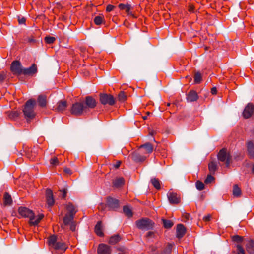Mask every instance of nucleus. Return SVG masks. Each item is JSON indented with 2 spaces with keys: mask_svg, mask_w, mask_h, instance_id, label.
<instances>
[{
  "mask_svg": "<svg viewBox=\"0 0 254 254\" xmlns=\"http://www.w3.org/2000/svg\"><path fill=\"white\" fill-rule=\"evenodd\" d=\"M48 245L55 250L64 252L68 249V245L64 242L57 241V236L53 235L48 238Z\"/></svg>",
  "mask_w": 254,
  "mask_h": 254,
  "instance_id": "1",
  "label": "nucleus"
},
{
  "mask_svg": "<svg viewBox=\"0 0 254 254\" xmlns=\"http://www.w3.org/2000/svg\"><path fill=\"white\" fill-rule=\"evenodd\" d=\"M35 104L36 101L34 99H30L25 103L23 112L27 120L32 119L35 117L36 114L34 108Z\"/></svg>",
  "mask_w": 254,
  "mask_h": 254,
  "instance_id": "2",
  "label": "nucleus"
},
{
  "mask_svg": "<svg viewBox=\"0 0 254 254\" xmlns=\"http://www.w3.org/2000/svg\"><path fill=\"white\" fill-rule=\"evenodd\" d=\"M70 113L72 115L76 116H80L86 113L84 103L77 102L73 104L70 109Z\"/></svg>",
  "mask_w": 254,
  "mask_h": 254,
  "instance_id": "3",
  "label": "nucleus"
},
{
  "mask_svg": "<svg viewBox=\"0 0 254 254\" xmlns=\"http://www.w3.org/2000/svg\"><path fill=\"white\" fill-rule=\"evenodd\" d=\"M138 228L141 230H148L152 229L154 227V222L147 218H143L135 222Z\"/></svg>",
  "mask_w": 254,
  "mask_h": 254,
  "instance_id": "4",
  "label": "nucleus"
},
{
  "mask_svg": "<svg viewBox=\"0 0 254 254\" xmlns=\"http://www.w3.org/2000/svg\"><path fill=\"white\" fill-rule=\"evenodd\" d=\"M218 159L221 162L225 163L226 167H228L230 165L231 156L229 153H227V149L223 148L220 150L218 155Z\"/></svg>",
  "mask_w": 254,
  "mask_h": 254,
  "instance_id": "5",
  "label": "nucleus"
},
{
  "mask_svg": "<svg viewBox=\"0 0 254 254\" xmlns=\"http://www.w3.org/2000/svg\"><path fill=\"white\" fill-rule=\"evenodd\" d=\"M106 205L109 210L116 211L120 207V201L116 198L108 196L106 198Z\"/></svg>",
  "mask_w": 254,
  "mask_h": 254,
  "instance_id": "6",
  "label": "nucleus"
},
{
  "mask_svg": "<svg viewBox=\"0 0 254 254\" xmlns=\"http://www.w3.org/2000/svg\"><path fill=\"white\" fill-rule=\"evenodd\" d=\"M100 101L104 105H109L113 106L115 103V99L113 95L110 94L101 93L100 94Z\"/></svg>",
  "mask_w": 254,
  "mask_h": 254,
  "instance_id": "7",
  "label": "nucleus"
},
{
  "mask_svg": "<svg viewBox=\"0 0 254 254\" xmlns=\"http://www.w3.org/2000/svg\"><path fill=\"white\" fill-rule=\"evenodd\" d=\"M10 70L15 75L22 74L23 69L21 63L17 60L13 61L10 66Z\"/></svg>",
  "mask_w": 254,
  "mask_h": 254,
  "instance_id": "8",
  "label": "nucleus"
},
{
  "mask_svg": "<svg viewBox=\"0 0 254 254\" xmlns=\"http://www.w3.org/2000/svg\"><path fill=\"white\" fill-rule=\"evenodd\" d=\"M97 102L96 100L91 96H87L85 98L84 107L86 108L87 113L90 109H94L97 106Z\"/></svg>",
  "mask_w": 254,
  "mask_h": 254,
  "instance_id": "9",
  "label": "nucleus"
},
{
  "mask_svg": "<svg viewBox=\"0 0 254 254\" xmlns=\"http://www.w3.org/2000/svg\"><path fill=\"white\" fill-rule=\"evenodd\" d=\"M254 111V106L253 103H249L245 107L243 112V116L245 119L250 118L253 115Z\"/></svg>",
  "mask_w": 254,
  "mask_h": 254,
  "instance_id": "10",
  "label": "nucleus"
},
{
  "mask_svg": "<svg viewBox=\"0 0 254 254\" xmlns=\"http://www.w3.org/2000/svg\"><path fill=\"white\" fill-rule=\"evenodd\" d=\"M97 253L98 254H111V247L103 243L100 244L97 248Z\"/></svg>",
  "mask_w": 254,
  "mask_h": 254,
  "instance_id": "11",
  "label": "nucleus"
},
{
  "mask_svg": "<svg viewBox=\"0 0 254 254\" xmlns=\"http://www.w3.org/2000/svg\"><path fill=\"white\" fill-rule=\"evenodd\" d=\"M19 214L23 217H28L30 219L34 216V213L29 209L25 207H20L18 208Z\"/></svg>",
  "mask_w": 254,
  "mask_h": 254,
  "instance_id": "12",
  "label": "nucleus"
},
{
  "mask_svg": "<svg viewBox=\"0 0 254 254\" xmlns=\"http://www.w3.org/2000/svg\"><path fill=\"white\" fill-rule=\"evenodd\" d=\"M167 197L170 203L172 204H177L180 202V197L176 193L169 192L167 194Z\"/></svg>",
  "mask_w": 254,
  "mask_h": 254,
  "instance_id": "13",
  "label": "nucleus"
},
{
  "mask_svg": "<svg viewBox=\"0 0 254 254\" xmlns=\"http://www.w3.org/2000/svg\"><path fill=\"white\" fill-rule=\"evenodd\" d=\"M46 202L49 207H52L55 203V200L52 190L47 189L46 190Z\"/></svg>",
  "mask_w": 254,
  "mask_h": 254,
  "instance_id": "14",
  "label": "nucleus"
},
{
  "mask_svg": "<svg viewBox=\"0 0 254 254\" xmlns=\"http://www.w3.org/2000/svg\"><path fill=\"white\" fill-rule=\"evenodd\" d=\"M37 72V65L35 64H33L32 65L27 68L23 69L22 74L25 75L32 76Z\"/></svg>",
  "mask_w": 254,
  "mask_h": 254,
  "instance_id": "15",
  "label": "nucleus"
},
{
  "mask_svg": "<svg viewBox=\"0 0 254 254\" xmlns=\"http://www.w3.org/2000/svg\"><path fill=\"white\" fill-rule=\"evenodd\" d=\"M129 157L136 163L143 162L146 158V157L140 155L136 152H133L129 155Z\"/></svg>",
  "mask_w": 254,
  "mask_h": 254,
  "instance_id": "16",
  "label": "nucleus"
},
{
  "mask_svg": "<svg viewBox=\"0 0 254 254\" xmlns=\"http://www.w3.org/2000/svg\"><path fill=\"white\" fill-rule=\"evenodd\" d=\"M186 229L182 224H179L177 225L176 228V237L181 239L185 234Z\"/></svg>",
  "mask_w": 254,
  "mask_h": 254,
  "instance_id": "17",
  "label": "nucleus"
},
{
  "mask_svg": "<svg viewBox=\"0 0 254 254\" xmlns=\"http://www.w3.org/2000/svg\"><path fill=\"white\" fill-rule=\"evenodd\" d=\"M187 100L189 102L196 101L198 99L197 92L194 90H190L187 95Z\"/></svg>",
  "mask_w": 254,
  "mask_h": 254,
  "instance_id": "18",
  "label": "nucleus"
},
{
  "mask_svg": "<svg viewBox=\"0 0 254 254\" xmlns=\"http://www.w3.org/2000/svg\"><path fill=\"white\" fill-rule=\"evenodd\" d=\"M44 216L43 214H40L36 216L34 214V216H32L30 219H29L30 225L33 226L37 225L40 221L44 218Z\"/></svg>",
  "mask_w": 254,
  "mask_h": 254,
  "instance_id": "19",
  "label": "nucleus"
},
{
  "mask_svg": "<svg viewBox=\"0 0 254 254\" xmlns=\"http://www.w3.org/2000/svg\"><path fill=\"white\" fill-rule=\"evenodd\" d=\"M248 154L250 158H254V144L252 141H249L246 143Z\"/></svg>",
  "mask_w": 254,
  "mask_h": 254,
  "instance_id": "20",
  "label": "nucleus"
},
{
  "mask_svg": "<svg viewBox=\"0 0 254 254\" xmlns=\"http://www.w3.org/2000/svg\"><path fill=\"white\" fill-rule=\"evenodd\" d=\"M113 187L116 188H120L125 184V179L123 177L115 178L112 182Z\"/></svg>",
  "mask_w": 254,
  "mask_h": 254,
  "instance_id": "21",
  "label": "nucleus"
},
{
  "mask_svg": "<svg viewBox=\"0 0 254 254\" xmlns=\"http://www.w3.org/2000/svg\"><path fill=\"white\" fill-rule=\"evenodd\" d=\"M67 107V103L65 100H60L57 103V107L56 110L58 112L64 111Z\"/></svg>",
  "mask_w": 254,
  "mask_h": 254,
  "instance_id": "22",
  "label": "nucleus"
},
{
  "mask_svg": "<svg viewBox=\"0 0 254 254\" xmlns=\"http://www.w3.org/2000/svg\"><path fill=\"white\" fill-rule=\"evenodd\" d=\"M37 102L40 107H46L47 103L46 95L43 94L39 95L37 98Z\"/></svg>",
  "mask_w": 254,
  "mask_h": 254,
  "instance_id": "23",
  "label": "nucleus"
},
{
  "mask_svg": "<svg viewBox=\"0 0 254 254\" xmlns=\"http://www.w3.org/2000/svg\"><path fill=\"white\" fill-rule=\"evenodd\" d=\"M94 231L96 234L99 237L104 236L103 226L101 221H98L95 226Z\"/></svg>",
  "mask_w": 254,
  "mask_h": 254,
  "instance_id": "24",
  "label": "nucleus"
},
{
  "mask_svg": "<svg viewBox=\"0 0 254 254\" xmlns=\"http://www.w3.org/2000/svg\"><path fill=\"white\" fill-rule=\"evenodd\" d=\"M65 208L67 211V213L71 215L74 216L77 212V210H76V208L73 205V204L71 203H68L66 205Z\"/></svg>",
  "mask_w": 254,
  "mask_h": 254,
  "instance_id": "25",
  "label": "nucleus"
},
{
  "mask_svg": "<svg viewBox=\"0 0 254 254\" xmlns=\"http://www.w3.org/2000/svg\"><path fill=\"white\" fill-rule=\"evenodd\" d=\"M12 203V199L11 195L8 192H5L3 195V205L10 206Z\"/></svg>",
  "mask_w": 254,
  "mask_h": 254,
  "instance_id": "26",
  "label": "nucleus"
},
{
  "mask_svg": "<svg viewBox=\"0 0 254 254\" xmlns=\"http://www.w3.org/2000/svg\"><path fill=\"white\" fill-rule=\"evenodd\" d=\"M139 148H144L145 150V152L148 154L151 153L153 150V146L149 142H147L140 145Z\"/></svg>",
  "mask_w": 254,
  "mask_h": 254,
  "instance_id": "27",
  "label": "nucleus"
},
{
  "mask_svg": "<svg viewBox=\"0 0 254 254\" xmlns=\"http://www.w3.org/2000/svg\"><path fill=\"white\" fill-rule=\"evenodd\" d=\"M119 8L121 10H125L128 15H132L131 12H130L131 9V5L129 4L120 3L118 5Z\"/></svg>",
  "mask_w": 254,
  "mask_h": 254,
  "instance_id": "28",
  "label": "nucleus"
},
{
  "mask_svg": "<svg viewBox=\"0 0 254 254\" xmlns=\"http://www.w3.org/2000/svg\"><path fill=\"white\" fill-rule=\"evenodd\" d=\"M246 250L250 254H254V241L250 240L246 246Z\"/></svg>",
  "mask_w": 254,
  "mask_h": 254,
  "instance_id": "29",
  "label": "nucleus"
},
{
  "mask_svg": "<svg viewBox=\"0 0 254 254\" xmlns=\"http://www.w3.org/2000/svg\"><path fill=\"white\" fill-rule=\"evenodd\" d=\"M121 237L119 234H116L111 236L109 239V243L111 245H115L120 242Z\"/></svg>",
  "mask_w": 254,
  "mask_h": 254,
  "instance_id": "30",
  "label": "nucleus"
},
{
  "mask_svg": "<svg viewBox=\"0 0 254 254\" xmlns=\"http://www.w3.org/2000/svg\"><path fill=\"white\" fill-rule=\"evenodd\" d=\"M74 216L68 214H66L63 218V223L66 226L69 225L73 220Z\"/></svg>",
  "mask_w": 254,
  "mask_h": 254,
  "instance_id": "31",
  "label": "nucleus"
},
{
  "mask_svg": "<svg viewBox=\"0 0 254 254\" xmlns=\"http://www.w3.org/2000/svg\"><path fill=\"white\" fill-rule=\"evenodd\" d=\"M241 193H242L241 190L239 187L238 185H237V184L234 185L233 186V195L235 197H238L241 195Z\"/></svg>",
  "mask_w": 254,
  "mask_h": 254,
  "instance_id": "32",
  "label": "nucleus"
},
{
  "mask_svg": "<svg viewBox=\"0 0 254 254\" xmlns=\"http://www.w3.org/2000/svg\"><path fill=\"white\" fill-rule=\"evenodd\" d=\"M150 181L155 189L159 190L161 188L160 181L158 179L153 178L151 179Z\"/></svg>",
  "mask_w": 254,
  "mask_h": 254,
  "instance_id": "33",
  "label": "nucleus"
},
{
  "mask_svg": "<svg viewBox=\"0 0 254 254\" xmlns=\"http://www.w3.org/2000/svg\"><path fill=\"white\" fill-rule=\"evenodd\" d=\"M104 21L105 19L103 15H97L94 18V22L97 25H100Z\"/></svg>",
  "mask_w": 254,
  "mask_h": 254,
  "instance_id": "34",
  "label": "nucleus"
},
{
  "mask_svg": "<svg viewBox=\"0 0 254 254\" xmlns=\"http://www.w3.org/2000/svg\"><path fill=\"white\" fill-rule=\"evenodd\" d=\"M217 169L216 163L211 161L208 164V169L211 173L214 174Z\"/></svg>",
  "mask_w": 254,
  "mask_h": 254,
  "instance_id": "35",
  "label": "nucleus"
},
{
  "mask_svg": "<svg viewBox=\"0 0 254 254\" xmlns=\"http://www.w3.org/2000/svg\"><path fill=\"white\" fill-rule=\"evenodd\" d=\"M123 212L128 218H131L133 216V213L131 211V210L130 209V208L127 206H124L123 208Z\"/></svg>",
  "mask_w": 254,
  "mask_h": 254,
  "instance_id": "36",
  "label": "nucleus"
},
{
  "mask_svg": "<svg viewBox=\"0 0 254 254\" xmlns=\"http://www.w3.org/2000/svg\"><path fill=\"white\" fill-rule=\"evenodd\" d=\"M172 245L168 243L160 254H170L172 252Z\"/></svg>",
  "mask_w": 254,
  "mask_h": 254,
  "instance_id": "37",
  "label": "nucleus"
},
{
  "mask_svg": "<svg viewBox=\"0 0 254 254\" xmlns=\"http://www.w3.org/2000/svg\"><path fill=\"white\" fill-rule=\"evenodd\" d=\"M163 224V226L165 228H171L173 225V223L171 220H167V219H162Z\"/></svg>",
  "mask_w": 254,
  "mask_h": 254,
  "instance_id": "38",
  "label": "nucleus"
},
{
  "mask_svg": "<svg viewBox=\"0 0 254 254\" xmlns=\"http://www.w3.org/2000/svg\"><path fill=\"white\" fill-rule=\"evenodd\" d=\"M232 240L233 242L239 244L242 243L244 240V238L238 235H234L232 236Z\"/></svg>",
  "mask_w": 254,
  "mask_h": 254,
  "instance_id": "39",
  "label": "nucleus"
},
{
  "mask_svg": "<svg viewBox=\"0 0 254 254\" xmlns=\"http://www.w3.org/2000/svg\"><path fill=\"white\" fill-rule=\"evenodd\" d=\"M202 80V76L199 72H196L195 73L194 76V82L195 84H199Z\"/></svg>",
  "mask_w": 254,
  "mask_h": 254,
  "instance_id": "40",
  "label": "nucleus"
},
{
  "mask_svg": "<svg viewBox=\"0 0 254 254\" xmlns=\"http://www.w3.org/2000/svg\"><path fill=\"white\" fill-rule=\"evenodd\" d=\"M127 97L124 91H121L118 96V100L120 102H124L127 100Z\"/></svg>",
  "mask_w": 254,
  "mask_h": 254,
  "instance_id": "41",
  "label": "nucleus"
},
{
  "mask_svg": "<svg viewBox=\"0 0 254 254\" xmlns=\"http://www.w3.org/2000/svg\"><path fill=\"white\" fill-rule=\"evenodd\" d=\"M117 250L120 252L119 254H128L129 253L128 249L123 246L117 247Z\"/></svg>",
  "mask_w": 254,
  "mask_h": 254,
  "instance_id": "42",
  "label": "nucleus"
},
{
  "mask_svg": "<svg viewBox=\"0 0 254 254\" xmlns=\"http://www.w3.org/2000/svg\"><path fill=\"white\" fill-rule=\"evenodd\" d=\"M20 112L18 111H12L9 112L8 116L10 119H14L19 116Z\"/></svg>",
  "mask_w": 254,
  "mask_h": 254,
  "instance_id": "43",
  "label": "nucleus"
},
{
  "mask_svg": "<svg viewBox=\"0 0 254 254\" xmlns=\"http://www.w3.org/2000/svg\"><path fill=\"white\" fill-rule=\"evenodd\" d=\"M44 40L47 44H51L55 41L56 38L54 37L49 36L45 37Z\"/></svg>",
  "mask_w": 254,
  "mask_h": 254,
  "instance_id": "44",
  "label": "nucleus"
},
{
  "mask_svg": "<svg viewBox=\"0 0 254 254\" xmlns=\"http://www.w3.org/2000/svg\"><path fill=\"white\" fill-rule=\"evenodd\" d=\"M236 247L237 248V254H245V250L240 244L236 245Z\"/></svg>",
  "mask_w": 254,
  "mask_h": 254,
  "instance_id": "45",
  "label": "nucleus"
},
{
  "mask_svg": "<svg viewBox=\"0 0 254 254\" xmlns=\"http://www.w3.org/2000/svg\"><path fill=\"white\" fill-rule=\"evenodd\" d=\"M195 185L196 188L199 190H201L204 189V184L200 181H197Z\"/></svg>",
  "mask_w": 254,
  "mask_h": 254,
  "instance_id": "46",
  "label": "nucleus"
},
{
  "mask_svg": "<svg viewBox=\"0 0 254 254\" xmlns=\"http://www.w3.org/2000/svg\"><path fill=\"white\" fill-rule=\"evenodd\" d=\"M215 179V178L212 176L211 174H208L206 178L205 179L204 182L206 184H209L213 181Z\"/></svg>",
  "mask_w": 254,
  "mask_h": 254,
  "instance_id": "47",
  "label": "nucleus"
},
{
  "mask_svg": "<svg viewBox=\"0 0 254 254\" xmlns=\"http://www.w3.org/2000/svg\"><path fill=\"white\" fill-rule=\"evenodd\" d=\"M50 164L54 166H56V165H58V164H59L58 159L57 157H54V158H51L50 159Z\"/></svg>",
  "mask_w": 254,
  "mask_h": 254,
  "instance_id": "48",
  "label": "nucleus"
},
{
  "mask_svg": "<svg viewBox=\"0 0 254 254\" xmlns=\"http://www.w3.org/2000/svg\"><path fill=\"white\" fill-rule=\"evenodd\" d=\"M30 151H31L29 149L25 152L26 156L27 158H28L30 160H33L35 158V156H33L32 155H30Z\"/></svg>",
  "mask_w": 254,
  "mask_h": 254,
  "instance_id": "49",
  "label": "nucleus"
},
{
  "mask_svg": "<svg viewBox=\"0 0 254 254\" xmlns=\"http://www.w3.org/2000/svg\"><path fill=\"white\" fill-rule=\"evenodd\" d=\"M212 218V216L211 214H208L206 216H205L203 218V220L205 222H208L211 220Z\"/></svg>",
  "mask_w": 254,
  "mask_h": 254,
  "instance_id": "50",
  "label": "nucleus"
},
{
  "mask_svg": "<svg viewBox=\"0 0 254 254\" xmlns=\"http://www.w3.org/2000/svg\"><path fill=\"white\" fill-rule=\"evenodd\" d=\"M115 6L111 4H108L106 8V10L107 12H109L113 10V9L115 8Z\"/></svg>",
  "mask_w": 254,
  "mask_h": 254,
  "instance_id": "51",
  "label": "nucleus"
},
{
  "mask_svg": "<svg viewBox=\"0 0 254 254\" xmlns=\"http://www.w3.org/2000/svg\"><path fill=\"white\" fill-rule=\"evenodd\" d=\"M60 192L62 193V197L63 198H65L67 194V189H64L63 190H60Z\"/></svg>",
  "mask_w": 254,
  "mask_h": 254,
  "instance_id": "52",
  "label": "nucleus"
},
{
  "mask_svg": "<svg viewBox=\"0 0 254 254\" xmlns=\"http://www.w3.org/2000/svg\"><path fill=\"white\" fill-rule=\"evenodd\" d=\"M18 22L20 24H25L26 22V19L24 17H18Z\"/></svg>",
  "mask_w": 254,
  "mask_h": 254,
  "instance_id": "53",
  "label": "nucleus"
},
{
  "mask_svg": "<svg viewBox=\"0 0 254 254\" xmlns=\"http://www.w3.org/2000/svg\"><path fill=\"white\" fill-rule=\"evenodd\" d=\"M64 172L67 174L71 175L72 174V171L69 168L65 167L64 170Z\"/></svg>",
  "mask_w": 254,
  "mask_h": 254,
  "instance_id": "54",
  "label": "nucleus"
},
{
  "mask_svg": "<svg viewBox=\"0 0 254 254\" xmlns=\"http://www.w3.org/2000/svg\"><path fill=\"white\" fill-rule=\"evenodd\" d=\"M155 236V234H154V233L153 232H152V231H149L148 232L147 234H146V237L147 238H149V237H154Z\"/></svg>",
  "mask_w": 254,
  "mask_h": 254,
  "instance_id": "55",
  "label": "nucleus"
},
{
  "mask_svg": "<svg viewBox=\"0 0 254 254\" xmlns=\"http://www.w3.org/2000/svg\"><path fill=\"white\" fill-rule=\"evenodd\" d=\"M5 78V75L3 73H0V83L2 82Z\"/></svg>",
  "mask_w": 254,
  "mask_h": 254,
  "instance_id": "56",
  "label": "nucleus"
},
{
  "mask_svg": "<svg viewBox=\"0 0 254 254\" xmlns=\"http://www.w3.org/2000/svg\"><path fill=\"white\" fill-rule=\"evenodd\" d=\"M105 206H106V204L105 205L104 204L101 203L98 206V208L99 210L104 211Z\"/></svg>",
  "mask_w": 254,
  "mask_h": 254,
  "instance_id": "57",
  "label": "nucleus"
},
{
  "mask_svg": "<svg viewBox=\"0 0 254 254\" xmlns=\"http://www.w3.org/2000/svg\"><path fill=\"white\" fill-rule=\"evenodd\" d=\"M121 164V161H118L114 165V167L115 168L117 169V168H118L120 167Z\"/></svg>",
  "mask_w": 254,
  "mask_h": 254,
  "instance_id": "58",
  "label": "nucleus"
},
{
  "mask_svg": "<svg viewBox=\"0 0 254 254\" xmlns=\"http://www.w3.org/2000/svg\"><path fill=\"white\" fill-rule=\"evenodd\" d=\"M211 93L213 95L216 94V93H217V89H216V87L212 88L211 90Z\"/></svg>",
  "mask_w": 254,
  "mask_h": 254,
  "instance_id": "59",
  "label": "nucleus"
},
{
  "mask_svg": "<svg viewBox=\"0 0 254 254\" xmlns=\"http://www.w3.org/2000/svg\"><path fill=\"white\" fill-rule=\"evenodd\" d=\"M28 41L30 43H35L36 40L33 37L29 38Z\"/></svg>",
  "mask_w": 254,
  "mask_h": 254,
  "instance_id": "60",
  "label": "nucleus"
},
{
  "mask_svg": "<svg viewBox=\"0 0 254 254\" xmlns=\"http://www.w3.org/2000/svg\"><path fill=\"white\" fill-rule=\"evenodd\" d=\"M70 230L72 231H74L75 230V225L73 224H72L70 225Z\"/></svg>",
  "mask_w": 254,
  "mask_h": 254,
  "instance_id": "61",
  "label": "nucleus"
},
{
  "mask_svg": "<svg viewBox=\"0 0 254 254\" xmlns=\"http://www.w3.org/2000/svg\"><path fill=\"white\" fill-rule=\"evenodd\" d=\"M154 133H155V132L153 131H150L149 132L150 135H151L152 136H153L154 134Z\"/></svg>",
  "mask_w": 254,
  "mask_h": 254,
  "instance_id": "62",
  "label": "nucleus"
},
{
  "mask_svg": "<svg viewBox=\"0 0 254 254\" xmlns=\"http://www.w3.org/2000/svg\"><path fill=\"white\" fill-rule=\"evenodd\" d=\"M142 118L143 120H146L147 119V116H143L142 117Z\"/></svg>",
  "mask_w": 254,
  "mask_h": 254,
  "instance_id": "63",
  "label": "nucleus"
},
{
  "mask_svg": "<svg viewBox=\"0 0 254 254\" xmlns=\"http://www.w3.org/2000/svg\"><path fill=\"white\" fill-rule=\"evenodd\" d=\"M252 172L253 173H254V164L253 165V168H252Z\"/></svg>",
  "mask_w": 254,
  "mask_h": 254,
  "instance_id": "64",
  "label": "nucleus"
}]
</instances>
